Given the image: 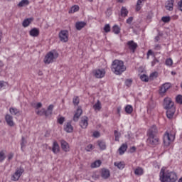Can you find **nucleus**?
Here are the masks:
<instances>
[{
  "mask_svg": "<svg viewBox=\"0 0 182 182\" xmlns=\"http://www.w3.org/2000/svg\"><path fill=\"white\" fill-rule=\"evenodd\" d=\"M159 180L161 182H176L177 173L167 170L166 167H162L159 173Z\"/></svg>",
  "mask_w": 182,
  "mask_h": 182,
  "instance_id": "f257e3e1",
  "label": "nucleus"
},
{
  "mask_svg": "<svg viewBox=\"0 0 182 182\" xmlns=\"http://www.w3.org/2000/svg\"><path fill=\"white\" fill-rule=\"evenodd\" d=\"M164 107L166 110V116L168 119H173L174 113H176V107H174V102L170 97H166L164 100Z\"/></svg>",
  "mask_w": 182,
  "mask_h": 182,
  "instance_id": "f03ea898",
  "label": "nucleus"
},
{
  "mask_svg": "<svg viewBox=\"0 0 182 182\" xmlns=\"http://www.w3.org/2000/svg\"><path fill=\"white\" fill-rule=\"evenodd\" d=\"M111 70L114 73V75H122V73L126 72V65H124V62L121 60H114L112 63Z\"/></svg>",
  "mask_w": 182,
  "mask_h": 182,
  "instance_id": "7ed1b4c3",
  "label": "nucleus"
},
{
  "mask_svg": "<svg viewBox=\"0 0 182 182\" xmlns=\"http://www.w3.org/2000/svg\"><path fill=\"white\" fill-rule=\"evenodd\" d=\"M176 140V132L166 131L163 136V141L165 147H168Z\"/></svg>",
  "mask_w": 182,
  "mask_h": 182,
  "instance_id": "20e7f679",
  "label": "nucleus"
},
{
  "mask_svg": "<svg viewBox=\"0 0 182 182\" xmlns=\"http://www.w3.org/2000/svg\"><path fill=\"white\" fill-rule=\"evenodd\" d=\"M24 171H25V169L23 168V167L20 166L17 168L15 173L11 176L12 181H18V180L21 178V176L23 174Z\"/></svg>",
  "mask_w": 182,
  "mask_h": 182,
  "instance_id": "39448f33",
  "label": "nucleus"
},
{
  "mask_svg": "<svg viewBox=\"0 0 182 182\" xmlns=\"http://www.w3.org/2000/svg\"><path fill=\"white\" fill-rule=\"evenodd\" d=\"M146 143L151 147H156V146L160 144V138L159 136H148Z\"/></svg>",
  "mask_w": 182,
  "mask_h": 182,
  "instance_id": "423d86ee",
  "label": "nucleus"
},
{
  "mask_svg": "<svg viewBox=\"0 0 182 182\" xmlns=\"http://www.w3.org/2000/svg\"><path fill=\"white\" fill-rule=\"evenodd\" d=\"M58 36L61 42L66 43L69 41V31L68 30H62L59 32Z\"/></svg>",
  "mask_w": 182,
  "mask_h": 182,
  "instance_id": "0eeeda50",
  "label": "nucleus"
},
{
  "mask_svg": "<svg viewBox=\"0 0 182 182\" xmlns=\"http://www.w3.org/2000/svg\"><path fill=\"white\" fill-rule=\"evenodd\" d=\"M92 74L97 79H102V77H105L106 71L105 69H97L92 71Z\"/></svg>",
  "mask_w": 182,
  "mask_h": 182,
  "instance_id": "6e6552de",
  "label": "nucleus"
},
{
  "mask_svg": "<svg viewBox=\"0 0 182 182\" xmlns=\"http://www.w3.org/2000/svg\"><path fill=\"white\" fill-rule=\"evenodd\" d=\"M159 129L156 125H153L147 132V137L157 136Z\"/></svg>",
  "mask_w": 182,
  "mask_h": 182,
  "instance_id": "1a4fd4ad",
  "label": "nucleus"
},
{
  "mask_svg": "<svg viewBox=\"0 0 182 182\" xmlns=\"http://www.w3.org/2000/svg\"><path fill=\"white\" fill-rule=\"evenodd\" d=\"M55 59V55L52 52H49L47 53L44 58V63L49 65V63H52L53 60Z\"/></svg>",
  "mask_w": 182,
  "mask_h": 182,
  "instance_id": "9d476101",
  "label": "nucleus"
},
{
  "mask_svg": "<svg viewBox=\"0 0 182 182\" xmlns=\"http://www.w3.org/2000/svg\"><path fill=\"white\" fill-rule=\"evenodd\" d=\"M61 144V149L63 150V151H65V153H68V151H70V146H69V143H68L65 140L60 141Z\"/></svg>",
  "mask_w": 182,
  "mask_h": 182,
  "instance_id": "9b49d317",
  "label": "nucleus"
},
{
  "mask_svg": "<svg viewBox=\"0 0 182 182\" xmlns=\"http://www.w3.org/2000/svg\"><path fill=\"white\" fill-rule=\"evenodd\" d=\"M127 46L129 50H132L133 53L136 52V49H137V43H134V41H129L127 42Z\"/></svg>",
  "mask_w": 182,
  "mask_h": 182,
  "instance_id": "f8f14e48",
  "label": "nucleus"
},
{
  "mask_svg": "<svg viewBox=\"0 0 182 182\" xmlns=\"http://www.w3.org/2000/svg\"><path fill=\"white\" fill-rule=\"evenodd\" d=\"M5 120L8 126H10V127H14V126H15V123L14 122V117L10 114H6L5 116Z\"/></svg>",
  "mask_w": 182,
  "mask_h": 182,
  "instance_id": "ddd939ff",
  "label": "nucleus"
},
{
  "mask_svg": "<svg viewBox=\"0 0 182 182\" xmlns=\"http://www.w3.org/2000/svg\"><path fill=\"white\" fill-rule=\"evenodd\" d=\"M80 126L82 127V129L87 128V126H89L87 117H84L81 119V121L80 122Z\"/></svg>",
  "mask_w": 182,
  "mask_h": 182,
  "instance_id": "4468645a",
  "label": "nucleus"
},
{
  "mask_svg": "<svg viewBox=\"0 0 182 182\" xmlns=\"http://www.w3.org/2000/svg\"><path fill=\"white\" fill-rule=\"evenodd\" d=\"M52 151L54 154H58L60 151V146H59V144L56 141H54L53 143Z\"/></svg>",
  "mask_w": 182,
  "mask_h": 182,
  "instance_id": "2eb2a0df",
  "label": "nucleus"
},
{
  "mask_svg": "<svg viewBox=\"0 0 182 182\" xmlns=\"http://www.w3.org/2000/svg\"><path fill=\"white\" fill-rule=\"evenodd\" d=\"M101 176L105 180L110 177V171L107 168H102L101 172Z\"/></svg>",
  "mask_w": 182,
  "mask_h": 182,
  "instance_id": "dca6fc26",
  "label": "nucleus"
},
{
  "mask_svg": "<svg viewBox=\"0 0 182 182\" xmlns=\"http://www.w3.org/2000/svg\"><path fill=\"white\" fill-rule=\"evenodd\" d=\"M82 113H83V110H82L81 108L77 109V110L74 114V117H73V121L78 122L79 118L80 117V116H82Z\"/></svg>",
  "mask_w": 182,
  "mask_h": 182,
  "instance_id": "f3484780",
  "label": "nucleus"
},
{
  "mask_svg": "<svg viewBox=\"0 0 182 182\" xmlns=\"http://www.w3.org/2000/svg\"><path fill=\"white\" fill-rule=\"evenodd\" d=\"M64 130L67 133H72V132H73V126H72V123L67 122L65 126H64Z\"/></svg>",
  "mask_w": 182,
  "mask_h": 182,
  "instance_id": "a211bd4d",
  "label": "nucleus"
},
{
  "mask_svg": "<svg viewBox=\"0 0 182 182\" xmlns=\"http://www.w3.org/2000/svg\"><path fill=\"white\" fill-rule=\"evenodd\" d=\"M85 26H86V22L85 21H78L75 23V28L77 31H82Z\"/></svg>",
  "mask_w": 182,
  "mask_h": 182,
  "instance_id": "6ab92c4d",
  "label": "nucleus"
},
{
  "mask_svg": "<svg viewBox=\"0 0 182 182\" xmlns=\"http://www.w3.org/2000/svg\"><path fill=\"white\" fill-rule=\"evenodd\" d=\"M174 6V0H168L166 2V5L165 8L167 11H173V8Z\"/></svg>",
  "mask_w": 182,
  "mask_h": 182,
  "instance_id": "aec40b11",
  "label": "nucleus"
},
{
  "mask_svg": "<svg viewBox=\"0 0 182 182\" xmlns=\"http://www.w3.org/2000/svg\"><path fill=\"white\" fill-rule=\"evenodd\" d=\"M30 36H33V38H36L39 36V29L36 28H33L29 31Z\"/></svg>",
  "mask_w": 182,
  "mask_h": 182,
  "instance_id": "412c9836",
  "label": "nucleus"
},
{
  "mask_svg": "<svg viewBox=\"0 0 182 182\" xmlns=\"http://www.w3.org/2000/svg\"><path fill=\"white\" fill-rule=\"evenodd\" d=\"M33 21V18H26L23 20L22 25L23 28H28V26L31 25V23H32Z\"/></svg>",
  "mask_w": 182,
  "mask_h": 182,
  "instance_id": "4be33fe9",
  "label": "nucleus"
},
{
  "mask_svg": "<svg viewBox=\"0 0 182 182\" xmlns=\"http://www.w3.org/2000/svg\"><path fill=\"white\" fill-rule=\"evenodd\" d=\"M135 176H143L144 174V170L140 166H137L134 170Z\"/></svg>",
  "mask_w": 182,
  "mask_h": 182,
  "instance_id": "5701e85b",
  "label": "nucleus"
},
{
  "mask_svg": "<svg viewBox=\"0 0 182 182\" xmlns=\"http://www.w3.org/2000/svg\"><path fill=\"white\" fill-rule=\"evenodd\" d=\"M114 166H115V167H117V168H119V170H123V168H124V167L126 166V164L123 161H119L114 162Z\"/></svg>",
  "mask_w": 182,
  "mask_h": 182,
  "instance_id": "b1692460",
  "label": "nucleus"
},
{
  "mask_svg": "<svg viewBox=\"0 0 182 182\" xmlns=\"http://www.w3.org/2000/svg\"><path fill=\"white\" fill-rule=\"evenodd\" d=\"M127 150V144H122L119 148V154H124V152Z\"/></svg>",
  "mask_w": 182,
  "mask_h": 182,
  "instance_id": "393cba45",
  "label": "nucleus"
},
{
  "mask_svg": "<svg viewBox=\"0 0 182 182\" xmlns=\"http://www.w3.org/2000/svg\"><path fill=\"white\" fill-rule=\"evenodd\" d=\"M127 15H129V10H127L126 7L122 6L121 8V16H122V18H126Z\"/></svg>",
  "mask_w": 182,
  "mask_h": 182,
  "instance_id": "a878e982",
  "label": "nucleus"
},
{
  "mask_svg": "<svg viewBox=\"0 0 182 182\" xmlns=\"http://www.w3.org/2000/svg\"><path fill=\"white\" fill-rule=\"evenodd\" d=\"M143 4H144V0H138L136 5V11L139 12L141 7L143 6Z\"/></svg>",
  "mask_w": 182,
  "mask_h": 182,
  "instance_id": "bb28decb",
  "label": "nucleus"
},
{
  "mask_svg": "<svg viewBox=\"0 0 182 182\" xmlns=\"http://www.w3.org/2000/svg\"><path fill=\"white\" fill-rule=\"evenodd\" d=\"M97 144L100 150H106V142L105 141H97Z\"/></svg>",
  "mask_w": 182,
  "mask_h": 182,
  "instance_id": "cd10ccee",
  "label": "nucleus"
},
{
  "mask_svg": "<svg viewBox=\"0 0 182 182\" xmlns=\"http://www.w3.org/2000/svg\"><path fill=\"white\" fill-rule=\"evenodd\" d=\"M93 109L96 111L97 110L98 112L100 111V109H102V103L100 102V101H97V103H95L93 105Z\"/></svg>",
  "mask_w": 182,
  "mask_h": 182,
  "instance_id": "c85d7f7f",
  "label": "nucleus"
},
{
  "mask_svg": "<svg viewBox=\"0 0 182 182\" xmlns=\"http://www.w3.org/2000/svg\"><path fill=\"white\" fill-rule=\"evenodd\" d=\"M9 112L11 113V114H13L14 116H16V114H19V109H16V108H14V107H11L9 109Z\"/></svg>",
  "mask_w": 182,
  "mask_h": 182,
  "instance_id": "c756f323",
  "label": "nucleus"
},
{
  "mask_svg": "<svg viewBox=\"0 0 182 182\" xmlns=\"http://www.w3.org/2000/svg\"><path fill=\"white\" fill-rule=\"evenodd\" d=\"M125 112L127 114H132L133 112V107L130 105H128L125 107Z\"/></svg>",
  "mask_w": 182,
  "mask_h": 182,
  "instance_id": "7c9ffc66",
  "label": "nucleus"
},
{
  "mask_svg": "<svg viewBox=\"0 0 182 182\" xmlns=\"http://www.w3.org/2000/svg\"><path fill=\"white\" fill-rule=\"evenodd\" d=\"M102 161L100 160L95 161L91 164L92 168H96V167H100Z\"/></svg>",
  "mask_w": 182,
  "mask_h": 182,
  "instance_id": "2f4dec72",
  "label": "nucleus"
},
{
  "mask_svg": "<svg viewBox=\"0 0 182 182\" xmlns=\"http://www.w3.org/2000/svg\"><path fill=\"white\" fill-rule=\"evenodd\" d=\"M112 32L115 33V35H119L120 33V27L117 25H114L112 27Z\"/></svg>",
  "mask_w": 182,
  "mask_h": 182,
  "instance_id": "473e14b6",
  "label": "nucleus"
},
{
  "mask_svg": "<svg viewBox=\"0 0 182 182\" xmlns=\"http://www.w3.org/2000/svg\"><path fill=\"white\" fill-rule=\"evenodd\" d=\"M114 136L115 137L114 139L115 141H119V140L120 139V136H122V134L119 132L117 130H114Z\"/></svg>",
  "mask_w": 182,
  "mask_h": 182,
  "instance_id": "72a5a7b5",
  "label": "nucleus"
},
{
  "mask_svg": "<svg viewBox=\"0 0 182 182\" xmlns=\"http://www.w3.org/2000/svg\"><path fill=\"white\" fill-rule=\"evenodd\" d=\"M79 11V6H73L71 9L69 10L68 13L75 14V12H77Z\"/></svg>",
  "mask_w": 182,
  "mask_h": 182,
  "instance_id": "f704fd0d",
  "label": "nucleus"
},
{
  "mask_svg": "<svg viewBox=\"0 0 182 182\" xmlns=\"http://www.w3.org/2000/svg\"><path fill=\"white\" fill-rule=\"evenodd\" d=\"M29 4V0H21L18 4V6L22 7L25 6V5H28Z\"/></svg>",
  "mask_w": 182,
  "mask_h": 182,
  "instance_id": "c9c22d12",
  "label": "nucleus"
},
{
  "mask_svg": "<svg viewBox=\"0 0 182 182\" xmlns=\"http://www.w3.org/2000/svg\"><path fill=\"white\" fill-rule=\"evenodd\" d=\"M171 20V18L170 16H164L161 18L162 22H164L165 23L170 22Z\"/></svg>",
  "mask_w": 182,
  "mask_h": 182,
  "instance_id": "e433bc0d",
  "label": "nucleus"
},
{
  "mask_svg": "<svg viewBox=\"0 0 182 182\" xmlns=\"http://www.w3.org/2000/svg\"><path fill=\"white\" fill-rule=\"evenodd\" d=\"M176 103H178V105H182V95H181L176 96Z\"/></svg>",
  "mask_w": 182,
  "mask_h": 182,
  "instance_id": "4c0bfd02",
  "label": "nucleus"
},
{
  "mask_svg": "<svg viewBox=\"0 0 182 182\" xmlns=\"http://www.w3.org/2000/svg\"><path fill=\"white\" fill-rule=\"evenodd\" d=\"M79 102H80L79 97H74L73 100V103L74 106H77V105H79Z\"/></svg>",
  "mask_w": 182,
  "mask_h": 182,
  "instance_id": "58836bf2",
  "label": "nucleus"
},
{
  "mask_svg": "<svg viewBox=\"0 0 182 182\" xmlns=\"http://www.w3.org/2000/svg\"><path fill=\"white\" fill-rule=\"evenodd\" d=\"M167 92V90L164 87V85H161L159 89V95H164Z\"/></svg>",
  "mask_w": 182,
  "mask_h": 182,
  "instance_id": "ea45409f",
  "label": "nucleus"
},
{
  "mask_svg": "<svg viewBox=\"0 0 182 182\" xmlns=\"http://www.w3.org/2000/svg\"><path fill=\"white\" fill-rule=\"evenodd\" d=\"M6 156H5V152L4 151H0V163H2L4 160H5Z\"/></svg>",
  "mask_w": 182,
  "mask_h": 182,
  "instance_id": "a19ab883",
  "label": "nucleus"
},
{
  "mask_svg": "<svg viewBox=\"0 0 182 182\" xmlns=\"http://www.w3.org/2000/svg\"><path fill=\"white\" fill-rule=\"evenodd\" d=\"M132 83H133V80L132 79H127L125 80V85L127 86V87H130Z\"/></svg>",
  "mask_w": 182,
  "mask_h": 182,
  "instance_id": "79ce46f5",
  "label": "nucleus"
},
{
  "mask_svg": "<svg viewBox=\"0 0 182 182\" xmlns=\"http://www.w3.org/2000/svg\"><path fill=\"white\" fill-rule=\"evenodd\" d=\"M140 79L142 82H149V77L144 74L140 76Z\"/></svg>",
  "mask_w": 182,
  "mask_h": 182,
  "instance_id": "37998d69",
  "label": "nucleus"
},
{
  "mask_svg": "<svg viewBox=\"0 0 182 182\" xmlns=\"http://www.w3.org/2000/svg\"><path fill=\"white\" fill-rule=\"evenodd\" d=\"M45 108H43L41 110L37 111L36 114H38V116H45Z\"/></svg>",
  "mask_w": 182,
  "mask_h": 182,
  "instance_id": "c03bdc74",
  "label": "nucleus"
},
{
  "mask_svg": "<svg viewBox=\"0 0 182 182\" xmlns=\"http://www.w3.org/2000/svg\"><path fill=\"white\" fill-rule=\"evenodd\" d=\"M166 66H172L173 65V60L171 58H168L166 60Z\"/></svg>",
  "mask_w": 182,
  "mask_h": 182,
  "instance_id": "a18cd8bd",
  "label": "nucleus"
},
{
  "mask_svg": "<svg viewBox=\"0 0 182 182\" xmlns=\"http://www.w3.org/2000/svg\"><path fill=\"white\" fill-rule=\"evenodd\" d=\"M93 149H95V146H93L92 144H88L86 146L85 150H86V151H92V150H93Z\"/></svg>",
  "mask_w": 182,
  "mask_h": 182,
  "instance_id": "49530a36",
  "label": "nucleus"
},
{
  "mask_svg": "<svg viewBox=\"0 0 182 182\" xmlns=\"http://www.w3.org/2000/svg\"><path fill=\"white\" fill-rule=\"evenodd\" d=\"M163 85L166 91L170 89V87H171V83H170V82H166V83L163 84Z\"/></svg>",
  "mask_w": 182,
  "mask_h": 182,
  "instance_id": "de8ad7c7",
  "label": "nucleus"
},
{
  "mask_svg": "<svg viewBox=\"0 0 182 182\" xmlns=\"http://www.w3.org/2000/svg\"><path fill=\"white\" fill-rule=\"evenodd\" d=\"M104 31L106 32V33H108V32H110V25L106 24L104 27Z\"/></svg>",
  "mask_w": 182,
  "mask_h": 182,
  "instance_id": "09e8293b",
  "label": "nucleus"
},
{
  "mask_svg": "<svg viewBox=\"0 0 182 182\" xmlns=\"http://www.w3.org/2000/svg\"><path fill=\"white\" fill-rule=\"evenodd\" d=\"M26 144V140H25V137L22 136L21 143V149H23V147H25Z\"/></svg>",
  "mask_w": 182,
  "mask_h": 182,
  "instance_id": "8fccbe9b",
  "label": "nucleus"
},
{
  "mask_svg": "<svg viewBox=\"0 0 182 182\" xmlns=\"http://www.w3.org/2000/svg\"><path fill=\"white\" fill-rule=\"evenodd\" d=\"M92 136H93V137H95L96 139H99V137H100V132L95 131L93 132Z\"/></svg>",
  "mask_w": 182,
  "mask_h": 182,
  "instance_id": "3c124183",
  "label": "nucleus"
},
{
  "mask_svg": "<svg viewBox=\"0 0 182 182\" xmlns=\"http://www.w3.org/2000/svg\"><path fill=\"white\" fill-rule=\"evenodd\" d=\"M46 117H49V116H52V111H49L48 109H46L45 114Z\"/></svg>",
  "mask_w": 182,
  "mask_h": 182,
  "instance_id": "603ef678",
  "label": "nucleus"
},
{
  "mask_svg": "<svg viewBox=\"0 0 182 182\" xmlns=\"http://www.w3.org/2000/svg\"><path fill=\"white\" fill-rule=\"evenodd\" d=\"M58 122L59 124H63V123L65 122V117H61L58 118Z\"/></svg>",
  "mask_w": 182,
  "mask_h": 182,
  "instance_id": "864d4df0",
  "label": "nucleus"
},
{
  "mask_svg": "<svg viewBox=\"0 0 182 182\" xmlns=\"http://www.w3.org/2000/svg\"><path fill=\"white\" fill-rule=\"evenodd\" d=\"M132 22H133V17H129L127 19V23H128V25H130Z\"/></svg>",
  "mask_w": 182,
  "mask_h": 182,
  "instance_id": "5fc2aeb1",
  "label": "nucleus"
},
{
  "mask_svg": "<svg viewBox=\"0 0 182 182\" xmlns=\"http://www.w3.org/2000/svg\"><path fill=\"white\" fill-rule=\"evenodd\" d=\"M161 46L160 44H156L154 46V50H161Z\"/></svg>",
  "mask_w": 182,
  "mask_h": 182,
  "instance_id": "6e6d98bb",
  "label": "nucleus"
},
{
  "mask_svg": "<svg viewBox=\"0 0 182 182\" xmlns=\"http://www.w3.org/2000/svg\"><path fill=\"white\" fill-rule=\"evenodd\" d=\"M14 159V153L11 152L8 154V160L9 161Z\"/></svg>",
  "mask_w": 182,
  "mask_h": 182,
  "instance_id": "4d7b16f0",
  "label": "nucleus"
},
{
  "mask_svg": "<svg viewBox=\"0 0 182 182\" xmlns=\"http://www.w3.org/2000/svg\"><path fill=\"white\" fill-rule=\"evenodd\" d=\"M157 76V72H154L151 73L150 75V79H154V77H156Z\"/></svg>",
  "mask_w": 182,
  "mask_h": 182,
  "instance_id": "13d9d810",
  "label": "nucleus"
},
{
  "mask_svg": "<svg viewBox=\"0 0 182 182\" xmlns=\"http://www.w3.org/2000/svg\"><path fill=\"white\" fill-rule=\"evenodd\" d=\"M178 6L179 11H181L182 12V0L178 2Z\"/></svg>",
  "mask_w": 182,
  "mask_h": 182,
  "instance_id": "bf43d9fd",
  "label": "nucleus"
},
{
  "mask_svg": "<svg viewBox=\"0 0 182 182\" xmlns=\"http://www.w3.org/2000/svg\"><path fill=\"white\" fill-rule=\"evenodd\" d=\"M150 55H154V53H153V50H149L147 52V59L150 57Z\"/></svg>",
  "mask_w": 182,
  "mask_h": 182,
  "instance_id": "052dcab7",
  "label": "nucleus"
},
{
  "mask_svg": "<svg viewBox=\"0 0 182 182\" xmlns=\"http://www.w3.org/2000/svg\"><path fill=\"white\" fill-rule=\"evenodd\" d=\"M156 63H159V60H157V58H154V60L151 62V66H154Z\"/></svg>",
  "mask_w": 182,
  "mask_h": 182,
  "instance_id": "680f3d73",
  "label": "nucleus"
},
{
  "mask_svg": "<svg viewBox=\"0 0 182 182\" xmlns=\"http://www.w3.org/2000/svg\"><path fill=\"white\" fill-rule=\"evenodd\" d=\"M53 105H50L47 109V110L50 111V112H53Z\"/></svg>",
  "mask_w": 182,
  "mask_h": 182,
  "instance_id": "e2e57ef3",
  "label": "nucleus"
},
{
  "mask_svg": "<svg viewBox=\"0 0 182 182\" xmlns=\"http://www.w3.org/2000/svg\"><path fill=\"white\" fill-rule=\"evenodd\" d=\"M35 107L37 109H41V107H42V104L41 102H38Z\"/></svg>",
  "mask_w": 182,
  "mask_h": 182,
  "instance_id": "0e129e2a",
  "label": "nucleus"
},
{
  "mask_svg": "<svg viewBox=\"0 0 182 182\" xmlns=\"http://www.w3.org/2000/svg\"><path fill=\"white\" fill-rule=\"evenodd\" d=\"M134 151H136V148H135V146L131 147V149H130V152H131V153H134Z\"/></svg>",
  "mask_w": 182,
  "mask_h": 182,
  "instance_id": "69168bd1",
  "label": "nucleus"
},
{
  "mask_svg": "<svg viewBox=\"0 0 182 182\" xmlns=\"http://www.w3.org/2000/svg\"><path fill=\"white\" fill-rule=\"evenodd\" d=\"M155 42H159V41H160V36H157L155 37Z\"/></svg>",
  "mask_w": 182,
  "mask_h": 182,
  "instance_id": "338daca9",
  "label": "nucleus"
},
{
  "mask_svg": "<svg viewBox=\"0 0 182 182\" xmlns=\"http://www.w3.org/2000/svg\"><path fill=\"white\" fill-rule=\"evenodd\" d=\"M3 86H4V83L0 81V90L2 89Z\"/></svg>",
  "mask_w": 182,
  "mask_h": 182,
  "instance_id": "774afa93",
  "label": "nucleus"
}]
</instances>
